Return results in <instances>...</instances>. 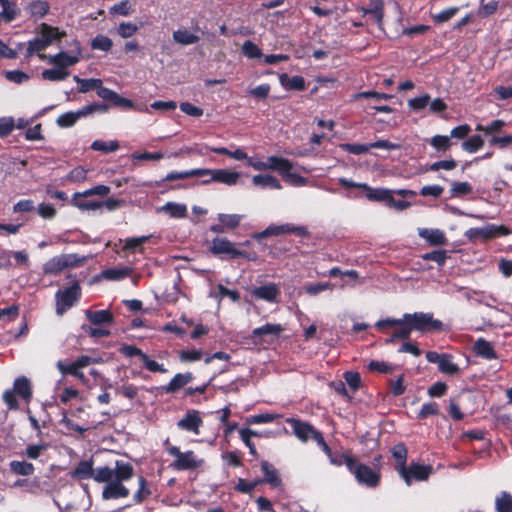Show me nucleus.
<instances>
[{
  "instance_id": "1",
  "label": "nucleus",
  "mask_w": 512,
  "mask_h": 512,
  "mask_svg": "<svg viewBox=\"0 0 512 512\" xmlns=\"http://www.w3.org/2000/svg\"><path fill=\"white\" fill-rule=\"evenodd\" d=\"M70 476L76 480L92 478L95 482L105 483L101 494L104 500L122 499L130 495L125 482L134 476V468L129 462L117 460L114 467L101 466L94 469L92 459L81 460L70 472Z\"/></svg>"
},
{
  "instance_id": "2",
  "label": "nucleus",
  "mask_w": 512,
  "mask_h": 512,
  "mask_svg": "<svg viewBox=\"0 0 512 512\" xmlns=\"http://www.w3.org/2000/svg\"><path fill=\"white\" fill-rule=\"evenodd\" d=\"M35 32L36 36L27 42V49L24 54V57L27 59L32 57L35 53H38V57L41 60L47 59L48 57L40 52L54 42L60 41L66 35V33L60 31L59 28L44 22L38 25Z\"/></svg>"
},
{
  "instance_id": "3",
  "label": "nucleus",
  "mask_w": 512,
  "mask_h": 512,
  "mask_svg": "<svg viewBox=\"0 0 512 512\" xmlns=\"http://www.w3.org/2000/svg\"><path fill=\"white\" fill-rule=\"evenodd\" d=\"M403 322V328H401L398 334L402 337H410L412 331L424 334L443 329V323L435 319L433 314L429 312L405 313L403 315Z\"/></svg>"
},
{
  "instance_id": "4",
  "label": "nucleus",
  "mask_w": 512,
  "mask_h": 512,
  "mask_svg": "<svg viewBox=\"0 0 512 512\" xmlns=\"http://www.w3.org/2000/svg\"><path fill=\"white\" fill-rule=\"evenodd\" d=\"M344 464L351 474L354 475L358 484L368 488H376L381 479V474L373 470L371 467L359 463L356 458L352 456H343Z\"/></svg>"
},
{
  "instance_id": "5",
  "label": "nucleus",
  "mask_w": 512,
  "mask_h": 512,
  "mask_svg": "<svg viewBox=\"0 0 512 512\" xmlns=\"http://www.w3.org/2000/svg\"><path fill=\"white\" fill-rule=\"evenodd\" d=\"M16 395L22 398L26 403L30 402L32 398V385L31 381L27 377H17L14 380L12 389H8L3 393V401L11 410L18 408Z\"/></svg>"
},
{
  "instance_id": "6",
  "label": "nucleus",
  "mask_w": 512,
  "mask_h": 512,
  "mask_svg": "<svg viewBox=\"0 0 512 512\" xmlns=\"http://www.w3.org/2000/svg\"><path fill=\"white\" fill-rule=\"evenodd\" d=\"M109 193V186L103 184L97 185L83 192L74 193L71 198V203L81 211H96L100 209V201L87 200V198L93 195L105 197Z\"/></svg>"
},
{
  "instance_id": "7",
  "label": "nucleus",
  "mask_w": 512,
  "mask_h": 512,
  "mask_svg": "<svg viewBox=\"0 0 512 512\" xmlns=\"http://www.w3.org/2000/svg\"><path fill=\"white\" fill-rule=\"evenodd\" d=\"M85 259V257H81L75 253L57 255L43 264V273L47 275H57L66 268L81 265Z\"/></svg>"
},
{
  "instance_id": "8",
  "label": "nucleus",
  "mask_w": 512,
  "mask_h": 512,
  "mask_svg": "<svg viewBox=\"0 0 512 512\" xmlns=\"http://www.w3.org/2000/svg\"><path fill=\"white\" fill-rule=\"evenodd\" d=\"M81 298V287L78 281H74L71 286L59 289L55 294L56 313L63 315Z\"/></svg>"
},
{
  "instance_id": "9",
  "label": "nucleus",
  "mask_w": 512,
  "mask_h": 512,
  "mask_svg": "<svg viewBox=\"0 0 512 512\" xmlns=\"http://www.w3.org/2000/svg\"><path fill=\"white\" fill-rule=\"evenodd\" d=\"M169 455L175 459L171 466L175 470H193L203 464V459L199 458L193 451L181 452L177 446H170L167 448Z\"/></svg>"
},
{
  "instance_id": "10",
  "label": "nucleus",
  "mask_w": 512,
  "mask_h": 512,
  "mask_svg": "<svg viewBox=\"0 0 512 512\" xmlns=\"http://www.w3.org/2000/svg\"><path fill=\"white\" fill-rule=\"evenodd\" d=\"M107 109L108 106L106 104H103L101 102H94L82 107L81 109L75 112H67L60 115L57 118L56 123L61 127H70L73 126L76 123V121L81 117L88 116L95 112L103 113L106 112Z\"/></svg>"
},
{
  "instance_id": "11",
  "label": "nucleus",
  "mask_w": 512,
  "mask_h": 512,
  "mask_svg": "<svg viewBox=\"0 0 512 512\" xmlns=\"http://www.w3.org/2000/svg\"><path fill=\"white\" fill-rule=\"evenodd\" d=\"M247 164L255 170H277L280 173H285L292 169V163L282 157L270 156L266 161H261L247 156Z\"/></svg>"
},
{
  "instance_id": "12",
  "label": "nucleus",
  "mask_w": 512,
  "mask_h": 512,
  "mask_svg": "<svg viewBox=\"0 0 512 512\" xmlns=\"http://www.w3.org/2000/svg\"><path fill=\"white\" fill-rule=\"evenodd\" d=\"M433 468L431 465H421L418 463H411L406 466L404 470L399 472L407 485H411L413 481H426L432 474Z\"/></svg>"
},
{
  "instance_id": "13",
  "label": "nucleus",
  "mask_w": 512,
  "mask_h": 512,
  "mask_svg": "<svg viewBox=\"0 0 512 512\" xmlns=\"http://www.w3.org/2000/svg\"><path fill=\"white\" fill-rule=\"evenodd\" d=\"M340 147L347 151L348 153L354 155H360L368 152L371 148L377 149H386V150H394L399 147V144L387 141V140H378L369 144H359V143H344L341 144Z\"/></svg>"
},
{
  "instance_id": "14",
  "label": "nucleus",
  "mask_w": 512,
  "mask_h": 512,
  "mask_svg": "<svg viewBox=\"0 0 512 512\" xmlns=\"http://www.w3.org/2000/svg\"><path fill=\"white\" fill-rule=\"evenodd\" d=\"M210 252L214 255L227 254L231 258L244 256L245 253L235 248L234 244L227 238H214L211 241Z\"/></svg>"
},
{
  "instance_id": "15",
  "label": "nucleus",
  "mask_w": 512,
  "mask_h": 512,
  "mask_svg": "<svg viewBox=\"0 0 512 512\" xmlns=\"http://www.w3.org/2000/svg\"><path fill=\"white\" fill-rule=\"evenodd\" d=\"M250 295L258 300H263L268 303L278 302L280 289L275 283H267L262 286L254 287L250 291Z\"/></svg>"
},
{
  "instance_id": "16",
  "label": "nucleus",
  "mask_w": 512,
  "mask_h": 512,
  "mask_svg": "<svg viewBox=\"0 0 512 512\" xmlns=\"http://www.w3.org/2000/svg\"><path fill=\"white\" fill-rule=\"evenodd\" d=\"M286 423L290 424L294 435L302 442H307L310 438L315 440V434H320L312 425L302 422L295 418H287Z\"/></svg>"
},
{
  "instance_id": "17",
  "label": "nucleus",
  "mask_w": 512,
  "mask_h": 512,
  "mask_svg": "<svg viewBox=\"0 0 512 512\" xmlns=\"http://www.w3.org/2000/svg\"><path fill=\"white\" fill-rule=\"evenodd\" d=\"M200 170L208 171L205 173L210 176L209 180H204L203 183H209L210 181L220 182L227 185H235L240 177L238 172L226 170V169H206L200 168Z\"/></svg>"
},
{
  "instance_id": "18",
  "label": "nucleus",
  "mask_w": 512,
  "mask_h": 512,
  "mask_svg": "<svg viewBox=\"0 0 512 512\" xmlns=\"http://www.w3.org/2000/svg\"><path fill=\"white\" fill-rule=\"evenodd\" d=\"M203 421L196 410L188 411L185 416L177 422L179 429L192 432L196 435L200 433V427Z\"/></svg>"
},
{
  "instance_id": "19",
  "label": "nucleus",
  "mask_w": 512,
  "mask_h": 512,
  "mask_svg": "<svg viewBox=\"0 0 512 512\" xmlns=\"http://www.w3.org/2000/svg\"><path fill=\"white\" fill-rule=\"evenodd\" d=\"M207 172L208 171L200 170V168L185 170V171H171L162 180L156 181L155 185L161 186L162 183L165 181H176V180L187 179L190 177H202V176H205V173H207Z\"/></svg>"
},
{
  "instance_id": "20",
  "label": "nucleus",
  "mask_w": 512,
  "mask_h": 512,
  "mask_svg": "<svg viewBox=\"0 0 512 512\" xmlns=\"http://www.w3.org/2000/svg\"><path fill=\"white\" fill-rule=\"evenodd\" d=\"M418 235L430 245H445L447 243L446 236L440 229L420 228Z\"/></svg>"
},
{
  "instance_id": "21",
  "label": "nucleus",
  "mask_w": 512,
  "mask_h": 512,
  "mask_svg": "<svg viewBox=\"0 0 512 512\" xmlns=\"http://www.w3.org/2000/svg\"><path fill=\"white\" fill-rule=\"evenodd\" d=\"M363 15H369L381 28L384 16V3L382 0H370L368 8H361Z\"/></svg>"
},
{
  "instance_id": "22",
  "label": "nucleus",
  "mask_w": 512,
  "mask_h": 512,
  "mask_svg": "<svg viewBox=\"0 0 512 512\" xmlns=\"http://www.w3.org/2000/svg\"><path fill=\"white\" fill-rule=\"evenodd\" d=\"M279 82L284 89L290 91H303L306 87L305 79L299 75L289 76L286 73H282L279 76Z\"/></svg>"
},
{
  "instance_id": "23",
  "label": "nucleus",
  "mask_w": 512,
  "mask_h": 512,
  "mask_svg": "<svg viewBox=\"0 0 512 512\" xmlns=\"http://www.w3.org/2000/svg\"><path fill=\"white\" fill-rule=\"evenodd\" d=\"M49 10L50 5L45 0H34L25 7V11L35 21L42 19L45 15L48 14Z\"/></svg>"
},
{
  "instance_id": "24",
  "label": "nucleus",
  "mask_w": 512,
  "mask_h": 512,
  "mask_svg": "<svg viewBox=\"0 0 512 512\" xmlns=\"http://www.w3.org/2000/svg\"><path fill=\"white\" fill-rule=\"evenodd\" d=\"M158 212H163L171 218L182 219L187 216V206L183 203L167 202L158 208Z\"/></svg>"
},
{
  "instance_id": "25",
  "label": "nucleus",
  "mask_w": 512,
  "mask_h": 512,
  "mask_svg": "<svg viewBox=\"0 0 512 512\" xmlns=\"http://www.w3.org/2000/svg\"><path fill=\"white\" fill-rule=\"evenodd\" d=\"M50 64L61 69H66L69 66H73L79 62V57L75 55H69L66 52L60 51L55 55H51L48 58Z\"/></svg>"
},
{
  "instance_id": "26",
  "label": "nucleus",
  "mask_w": 512,
  "mask_h": 512,
  "mask_svg": "<svg viewBox=\"0 0 512 512\" xmlns=\"http://www.w3.org/2000/svg\"><path fill=\"white\" fill-rule=\"evenodd\" d=\"M261 470L264 474V479L261 480L262 482H265L274 488L279 487L281 485L282 480L279 476V473L271 463L267 461H262Z\"/></svg>"
},
{
  "instance_id": "27",
  "label": "nucleus",
  "mask_w": 512,
  "mask_h": 512,
  "mask_svg": "<svg viewBox=\"0 0 512 512\" xmlns=\"http://www.w3.org/2000/svg\"><path fill=\"white\" fill-rule=\"evenodd\" d=\"M193 379V376L191 373H178L176 374L170 382L163 386L161 389L165 393H175L178 390H180L182 387H184L186 384H188Z\"/></svg>"
},
{
  "instance_id": "28",
  "label": "nucleus",
  "mask_w": 512,
  "mask_h": 512,
  "mask_svg": "<svg viewBox=\"0 0 512 512\" xmlns=\"http://www.w3.org/2000/svg\"><path fill=\"white\" fill-rule=\"evenodd\" d=\"M132 271V268L128 266L113 267L103 270L99 277L108 281H120L129 277L132 274Z\"/></svg>"
},
{
  "instance_id": "29",
  "label": "nucleus",
  "mask_w": 512,
  "mask_h": 512,
  "mask_svg": "<svg viewBox=\"0 0 512 512\" xmlns=\"http://www.w3.org/2000/svg\"><path fill=\"white\" fill-rule=\"evenodd\" d=\"M282 331H283V328L280 324L266 323L263 326L253 329L252 336L259 337V338H264V337L277 338Z\"/></svg>"
},
{
  "instance_id": "30",
  "label": "nucleus",
  "mask_w": 512,
  "mask_h": 512,
  "mask_svg": "<svg viewBox=\"0 0 512 512\" xmlns=\"http://www.w3.org/2000/svg\"><path fill=\"white\" fill-rule=\"evenodd\" d=\"M85 316L94 325L110 324L114 320V317L109 310H86Z\"/></svg>"
},
{
  "instance_id": "31",
  "label": "nucleus",
  "mask_w": 512,
  "mask_h": 512,
  "mask_svg": "<svg viewBox=\"0 0 512 512\" xmlns=\"http://www.w3.org/2000/svg\"><path fill=\"white\" fill-rule=\"evenodd\" d=\"M0 128H41V124H34V119L19 118L15 124L13 117L0 118Z\"/></svg>"
},
{
  "instance_id": "32",
  "label": "nucleus",
  "mask_w": 512,
  "mask_h": 512,
  "mask_svg": "<svg viewBox=\"0 0 512 512\" xmlns=\"http://www.w3.org/2000/svg\"><path fill=\"white\" fill-rule=\"evenodd\" d=\"M474 350H475V353L484 358V359H487V360H492V359H496L497 358V354L494 350V347L493 345L483 339V338H479L475 344H474Z\"/></svg>"
},
{
  "instance_id": "33",
  "label": "nucleus",
  "mask_w": 512,
  "mask_h": 512,
  "mask_svg": "<svg viewBox=\"0 0 512 512\" xmlns=\"http://www.w3.org/2000/svg\"><path fill=\"white\" fill-rule=\"evenodd\" d=\"M172 38L174 42L183 46L196 44L200 40V37L197 34L192 33L187 29H178L174 31Z\"/></svg>"
},
{
  "instance_id": "34",
  "label": "nucleus",
  "mask_w": 512,
  "mask_h": 512,
  "mask_svg": "<svg viewBox=\"0 0 512 512\" xmlns=\"http://www.w3.org/2000/svg\"><path fill=\"white\" fill-rule=\"evenodd\" d=\"M152 494L149 482L143 477H138V489L133 495L135 504H141Z\"/></svg>"
},
{
  "instance_id": "35",
  "label": "nucleus",
  "mask_w": 512,
  "mask_h": 512,
  "mask_svg": "<svg viewBox=\"0 0 512 512\" xmlns=\"http://www.w3.org/2000/svg\"><path fill=\"white\" fill-rule=\"evenodd\" d=\"M252 182L255 186L261 188L281 189L282 185L279 180L272 175H255L252 178Z\"/></svg>"
},
{
  "instance_id": "36",
  "label": "nucleus",
  "mask_w": 512,
  "mask_h": 512,
  "mask_svg": "<svg viewBox=\"0 0 512 512\" xmlns=\"http://www.w3.org/2000/svg\"><path fill=\"white\" fill-rule=\"evenodd\" d=\"M491 229L494 230V228L488 224L484 227L470 228L464 233V235L470 241H476L478 239L487 240L492 238Z\"/></svg>"
},
{
  "instance_id": "37",
  "label": "nucleus",
  "mask_w": 512,
  "mask_h": 512,
  "mask_svg": "<svg viewBox=\"0 0 512 512\" xmlns=\"http://www.w3.org/2000/svg\"><path fill=\"white\" fill-rule=\"evenodd\" d=\"M497 512H512V495L507 491L500 492L495 498Z\"/></svg>"
},
{
  "instance_id": "38",
  "label": "nucleus",
  "mask_w": 512,
  "mask_h": 512,
  "mask_svg": "<svg viewBox=\"0 0 512 512\" xmlns=\"http://www.w3.org/2000/svg\"><path fill=\"white\" fill-rule=\"evenodd\" d=\"M391 452H392L393 458L395 459V461L397 463L396 469L399 473L401 470H404L406 467L407 448L404 444L399 443V444H396L392 448Z\"/></svg>"
},
{
  "instance_id": "39",
  "label": "nucleus",
  "mask_w": 512,
  "mask_h": 512,
  "mask_svg": "<svg viewBox=\"0 0 512 512\" xmlns=\"http://www.w3.org/2000/svg\"><path fill=\"white\" fill-rule=\"evenodd\" d=\"M9 467L13 473L21 476H30L35 471L34 465L26 461H11Z\"/></svg>"
},
{
  "instance_id": "40",
  "label": "nucleus",
  "mask_w": 512,
  "mask_h": 512,
  "mask_svg": "<svg viewBox=\"0 0 512 512\" xmlns=\"http://www.w3.org/2000/svg\"><path fill=\"white\" fill-rule=\"evenodd\" d=\"M438 369L440 372L448 375H455L460 371L459 366L453 362L452 355L445 353H443Z\"/></svg>"
},
{
  "instance_id": "41",
  "label": "nucleus",
  "mask_w": 512,
  "mask_h": 512,
  "mask_svg": "<svg viewBox=\"0 0 512 512\" xmlns=\"http://www.w3.org/2000/svg\"><path fill=\"white\" fill-rule=\"evenodd\" d=\"M243 216L239 214H224L219 213L217 219L221 222L226 230H233L237 228Z\"/></svg>"
},
{
  "instance_id": "42",
  "label": "nucleus",
  "mask_w": 512,
  "mask_h": 512,
  "mask_svg": "<svg viewBox=\"0 0 512 512\" xmlns=\"http://www.w3.org/2000/svg\"><path fill=\"white\" fill-rule=\"evenodd\" d=\"M56 366L62 374H70L78 378L81 382H86V377L84 373L75 365L74 362L66 365L62 361H58Z\"/></svg>"
},
{
  "instance_id": "43",
  "label": "nucleus",
  "mask_w": 512,
  "mask_h": 512,
  "mask_svg": "<svg viewBox=\"0 0 512 512\" xmlns=\"http://www.w3.org/2000/svg\"><path fill=\"white\" fill-rule=\"evenodd\" d=\"M90 46L93 50L109 52L113 46V42L109 37L98 34L91 40Z\"/></svg>"
},
{
  "instance_id": "44",
  "label": "nucleus",
  "mask_w": 512,
  "mask_h": 512,
  "mask_svg": "<svg viewBox=\"0 0 512 512\" xmlns=\"http://www.w3.org/2000/svg\"><path fill=\"white\" fill-rule=\"evenodd\" d=\"M69 74V71L66 69H61L55 66V68L52 69H45L42 72V78L49 81H62L66 79Z\"/></svg>"
},
{
  "instance_id": "45",
  "label": "nucleus",
  "mask_w": 512,
  "mask_h": 512,
  "mask_svg": "<svg viewBox=\"0 0 512 512\" xmlns=\"http://www.w3.org/2000/svg\"><path fill=\"white\" fill-rule=\"evenodd\" d=\"M91 148L96 151H101L103 153L114 152L119 148V143L116 140L104 141V140H95L91 144Z\"/></svg>"
},
{
  "instance_id": "46",
  "label": "nucleus",
  "mask_w": 512,
  "mask_h": 512,
  "mask_svg": "<svg viewBox=\"0 0 512 512\" xmlns=\"http://www.w3.org/2000/svg\"><path fill=\"white\" fill-rule=\"evenodd\" d=\"M430 101V95L425 93L419 97L408 100V108L413 112H420L426 108Z\"/></svg>"
},
{
  "instance_id": "47",
  "label": "nucleus",
  "mask_w": 512,
  "mask_h": 512,
  "mask_svg": "<svg viewBox=\"0 0 512 512\" xmlns=\"http://www.w3.org/2000/svg\"><path fill=\"white\" fill-rule=\"evenodd\" d=\"M241 51L243 55L249 59H257L262 57L261 49L250 40H246L243 43Z\"/></svg>"
},
{
  "instance_id": "48",
  "label": "nucleus",
  "mask_w": 512,
  "mask_h": 512,
  "mask_svg": "<svg viewBox=\"0 0 512 512\" xmlns=\"http://www.w3.org/2000/svg\"><path fill=\"white\" fill-rule=\"evenodd\" d=\"M239 435L244 444L249 448V452L251 455L256 456L257 451L254 443L251 441L252 436H257L258 434L248 428H242L239 430Z\"/></svg>"
},
{
  "instance_id": "49",
  "label": "nucleus",
  "mask_w": 512,
  "mask_h": 512,
  "mask_svg": "<svg viewBox=\"0 0 512 512\" xmlns=\"http://www.w3.org/2000/svg\"><path fill=\"white\" fill-rule=\"evenodd\" d=\"M152 235H145L140 237H131L126 238L124 241V250H136L139 249V251H142V244L148 241Z\"/></svg>"
},
{
  "instance_id": "50",
  "label": "nucleus",
  "mask_w": 512,
  "mask_h": 512,
  "mask_svg": "<svg viewBox=\"0 0 512 512\" xmlns=\"http://www.w3.org/2000/svg\"><path fill=\"white\" fill-rule=\"evenodd\" d=\"M334 286L329 282L310 283L305 286V292L310 296H316L323 291L333 290Z\"/></svg>"
},
{
  "instance_id": "51",
  "label": "nucleus",
  "mask_w": 512,
  "mask_h": 512,
  "mask_svg": "<svg viewBox=\"0 0 512 512\" xmlns=\"http://www.w3.org/2000/svg\"><path fill=\"white\" fill-rule=\"evenodd\" d=\"M138 29L139 27L136 24L131 22H121L118 25L117 33L121 38L127 39L132 37Z\"/></svg>"
},
{
  "instance_id": "52",
  "label": "nucleus",
  "mask_w": 512,
  "mask_h": 512,
  "mask_svg": "<svg viewBox=\"0 0 512 512\" xmlns=\"http://www.w3.org/2000/svg\"><path fill=\"white\" fill-rule=\"evenodd\" d=\"M484 140L481 135H474L462 143L464 150L473 153L482 147Z\"/></svg>"
},
{
  "instance_id": "53",
  "label": "nucleus",
  "mask_w": 512,
  "mask_h": 512,
  "mask_svg": "<svg viewBox=\"0 0 512 512\" xmlns=\"http://www.w3.org/2000/svg\"><path fill=\"white\" fill-rule=\"evenodd\" d=\"M498 9V1L495 0H481L478 14L481 16H490Z\"/></svg>"
},
{
  "instance_id": "54",
  "label": "nucleus",
  "mask_w": 512,
  "mask_h": 512,
  "mask_svg": "<svg viewBox=\"0 0 512 512\" xmlns=\"http://www.w3.org/2000/svg\"><path fill=\"white\" fill-rule=\"evenodd\" d=\"M424 260L434 261L439 266L444 265L447 259V252L445 250H435L422 255Z\"/></svg>"
},
{
  "instance_id": "55",
  "label": "nucleus",
  "mask_w": 512,
  "mask_h": 512,
  "mask_svg": "<svg viewBox=\"0 0 512 512\" xmlns=\"http://www.w3.org/2000/svg\"><path fill=\"white\" fill-rule=\"evenodd\" d=\"M18 14L19 9L14 2H11L7 6L2 7V11L0 12L1 18H3L6 22L13 21Z\"/></svg>"
},
{
  "instance_id": "56",
  "label": "nucleus",
  "mask_w": 512,
  "mask_h": 512,
  "mask_svg": "<svg viewBox=\"0 0 512 512\" xmlns=\"http://www.w3.org/2000/svg\"><path fill=\"white\" fill-rule=\"evenodd\" d=\"M450 191L453 196H463L472 192V186L468 182H453Z\"/></svg>"
},
{
  "instance_id": "57",
  "label": "nucleus",
  "mask_w": 512,
  "mask_h": 512,
  "mask_svg": "<svg viewBox=\"0 0 512 512\" xmlns=\"http://www.w3.org/2000/svg\"><path fill=\"white\" fill-rule=\"evenodd\" d=\"M260 483H262L261 480H255L252 482H248V481L240 478V479H238L235 489L238 492L250 494L256 488V486Z\"/></svg>"
},
{
  "instance_id": "58",
  "label": "nucleus",
  "mask_w": 512,
  "mask_h": 512,
  "mask_svg": "<svg viewBox=\"0 0 512 512\" xmlns=\"http://www.w3.org/2000/svg\"><path fill=\"white\" fill-rule=\"evenodd\" d=\"M430 144L437 151H445L450 146V138L448 136L436 135L430 140Z\"/></svg>"
},
{
  "instance_id": "59",
  "label": "nucleus",
  "mask_w": 512,
  "mask_h": 512,
  "mask_svg": "<svg viewBox=\"0 0 512 512\" xmlns=\"http://www.w3.org/2000/svg\"><path fill=\"white\" fill-rule=\"evenodd\" d=\"M144 367L150 372H159L166 373L167 369L163 366V364H159L158 362L149 358L147 354L143 355L142 359Z\"/></svg>"
},
{
  "instance_id": "60",
  "label": "nucleus",
  "mask_w": 512,
  "mask_h": 512,
  "mask_svg": "<svg viewBox=\"0 0 512 512\" xmlns=\"http://www.w3.org/2000/svg\"><path fill=\"white\" fill-rule=\"evenodd\" d=\"M87 177V170L83 167H75L66 176V179L70 182L80 183L83 182Z\"/></svg>"
},
{
  "instance_id": "61",
  "label": "nucleus",
  "mask_w": 512,
  "mask_h": 512,
  "mask_svg": "<svg viewBox=\"0 0 512 512\" xmlns=\"http://www.w3.org/2000/svg\"><path fill=\"white\" fill-rule=\"evenodd\" d=\"M5 78L10 82L21 84L27 81L29 76L20 70H10L5 72Z\"/></svg>"
},
{
  "instance_id": "62",
  "label": "nucleus",
  "mask_w": 512,
  "mask_h": 512,
  "mask_svg": "<svg viewBox=\"0 0 512 512\" xmlns=\"http://www.w3.org/2000/svg\"><path fill=\"white\" fill-rule=\"evenodd\" d=\"M179 108L183 113L192 117H200L203 115V109L191 104L190 102L180 103Z\"/></svg>"
},
{
  "instance_id": "63",
  "label": "nucleus",
  "mask_w": 512,
  "mask_h": 512,
  "mask_svg": "<svg viewBox=\"0 0 512 512\" xmlns=\"http://www.w3.org/2000/svg\"><path fill=\"white\" fill-rule=\"evenodd\" d=\"M443 191L444 188L440 185H427L421 188L419 194L424 197L431 196L434 198H438L441 196Z\"/></svg>"
},
{
  "instance_id": "64",
  "label": "nucleus",
  "mask_w": 512,
  "mask_h": 512,
  "mask_svg": "<svg viewBox=\"0 0 512 512\" xmlns=\"http://www.w3.org/2000/svg\"><path fill=\"white\" fill-rule=\"evenodd\" d=\"M344 379L348 386L353 390H357L361 384V378L359 373L353 371H347L344 373Z\"/></svg>"
}]
</instances>
